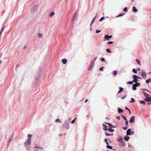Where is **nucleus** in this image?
Instances as JSON below:
<instances>
[{
	"instance_id": "1",
	"label": "nucleus",
	"mask_w": 151,
	"mask_h": 151,
	"mask_svg": "<svg viewBox=\"0 0 151 151\" xmlns=\"http://www.w3.org/2000/svg\"><path fill=\"white\" fill-rule=\"evenodd\" d=\"M142 77H145V78H146L147 75L145 73V71L143 70H142L139 73Z\"/></svg>"
},
{
	"instance_id": "2",
	"label": "nucleus",
	"mask_w": 151,
	"mask_h": 151,
	"mask_svg": "<svg viewBox=\"0 0 151 151\" xmlns=\"http://www.w3.org/2000/svg\"><path fill=\"white\" fill-rule=\"evenodd\" d=\"M133 78H134L133 82H134L135 83H136L138 81V80L137 79V78L142 79V78L139 77L135 75H133Z\"/></svg>"
},
{
	"instance_id": "3",
	"label": "nucleus",
	"mask_w": 151,
	"mask_h": 151,
	"mask_svg": "<svg viewBox=\"0 0 151 151\" xmlns=\"http://www.w3.org/2000/svg\"><path fill=\"white\" fill-rule=\"evenodd\" d=\"M118 141L120 142L121 143H122V145H120L121 146H124V144L123 143H124V142H123V140L122 138V137H120L119 139H118Z\"/></svg>"
},
{
	"instance_id": "4",
	"label": "nucleus",
	"mask_w": 151,
	"mask_h": 151,
	"mask_svg": "<svg viewBox=\"0 0 151 151\" xmlns=\"http://www.w3.org/2000/svg\"><path fill=\"white\" fill-rule=\"evenodd\" d=\"M135 116H133L132 117H131L130 120H129V122L130 123H133L134 121Z\"/></svg>"
},
{
	"instance_id": "5",
	"label": "nucleus",
	"mask_w": 151,
	"mask_h": 151,
	"mask_svg": "<svg viewBox=\"0 0 151 151\" xmlns=\"http://www.w3.org/2000/svg\"><path fill=\"white\" fill-rule=\"evenodd\" d=\"M94 61H92L91 63L90 68L88 69L89 70H92V69H93V66L94 65Z\"/></svg>"
},
{
	"instance_id": "6",
	"label": "nucleus",
	"mask_w": 151,
	"mask_h": 151,
	"mask_svg": "<svg viewBox=\"0 0 151 151\" xmlns=\"http://www.w3.org/2000/svg\"><path fill=\"white\" fill-rule=\"evenodd\" d=\"M112 37V35L109 36L108 35H106L104 37V38L107 40H109V38H111Z\"/></svg>"
},
{
	"instance_id": "7",
	"label": "nucleus",
	"mask_w": 151,
	"mask_h": 151,
	"mask_svg": "<svg viewBox=\"0 0 151 151\" xmlns=\"http://www.w3.org/2000/svg\"><path fill=\"white\" fill-rule=\"evenodd\" d=\"M31 139H28L27 142L25 143V145L26 146L27 145H29L31 143Z\"/></svg>"
},
{
	"instance_id": "8",
	"label": "nucleus",
	"mask_w": 151,
	"mask_h": 151,
	"mask_svg": "<svg viewBox=\"0 0 151 151\" xmlns=\"http://www.w3.org/2000/svg\"><path fill=\"white\" fill-rule=\"evenodd\" d=\"M132 131L130 129H128L127 131V136L130 135L131 134V132Z\"/></svg>"
},
{
	"instance_id": "9",
	"label": "nucleus",
	"mask_w": 151,
	"mask_h": 151,
	"mask_svg": "<svg viewBox=\"0 0 151 151\" xmlns=\"http://www.w3.org/2000/svg\"><path fill=\"white\" fill-rule=\"evenodd\" d=\"M104 130L105 131L108 130L109 132H113L114 131V129L111 128L104 129Z\"/></svg>"
},
{
	"instance_id": "10",
	"label": "nucleus",
	"mask_w": 151,
	"mask_h": 151,
	"mask_svg": "<svg viewBox=\"0 0 151 151\" xmlns=\"http://www.w3.org/2000/svg\"><path fill=\"white\" fill-rule=\"evenodd\" d=\"M146 98L145 99V100L147 102H150L151 101V98L148 97H146Z\"/></svg>"
},
{
	"instance_id": "11",
	"label": "nucleus",
	"mask_w": 151,
	"mask_h": 151,
	"mask_svg": "<svg viewBox=\"0 0 151 151\" xmlns=\"http://www.w3.org/2000/svg\"><path fill=\"white\" fill-rule=\"evenodd\" d=\"M62 62L64 64H65L67 62V60L65 59H63L62 60Z\"/></svg>"
},
{
	"instance_id": "12",
	"label": "nucleus",
	"mask_w": 151,
	"mask_h": 151,
	"mask_svg": "<svg viewBox=\"0 0 151 151\" xmlns=\"http://www.w3.org/2000/svg\"><path fill=\"white\" fill-rule=\"evenodd\" d=\"M132 11L135 12H136L137 11V10L134 6L132 7Z\"/></svg>"
},
{
	"instance_id": "13",
	"label": "nucleus",
	"mask_w": 151,
	"mask_h": 151,
	"mask_svg": "<svg viewBox=\"0 0 151 151\" xmlns=\"http://www.w3.org/2000/svg\"><path fill=\"white\" fill-rule=\"evenodd\" d=\"M129 138V137L128 136L125 137L124 138V139L125 141H128Z\"/></svg>"
},
{
	"instance_id": "14",
	"label": "nucleus",
	"mask_w": 151,
	"mask_h": 151,
	"mask_svg": "<svg viewBox=\"0 0 151 151\" xmlns=\"http://www.w3.org/2000/svg\"><path fill=\"white\" fill-rule=\"evenodd\" d=\"M137 86L134 84H133L132 86V89L134 90H135L136 89Z\"/></svg>"
},
{
	"instance_id": "15",
	"label": "nucleus",
	"mask_w": 151,
	"mask_h": 151,
	"mask_svg": "<svg viewBox=\"0 0 151 151\" xmlns=\"http://www.w3.org/2000/svg\"><path fill=\"white\" fill-rule=\"evenodd\" d=\"M118 111L119 113H121L123 112V110L120 108H118Z\"/></svg>"
},
{
	"instance_id": "16",
	"label": "nucleus",
	"mask_w": 151,
	"mask_h": 151,
	"mask_svg": "<svg viewBox=\"0 0 151 151\" xmlns=\"http://www.w3.org/2000/svg\"><path fill=\"white\" fill-rule=\"evenodd\" d=\"M147 83H150V82L151 83V79L150 78V79H147V80L146 81H145Z\"/></svg>"
},
{
	"instance_id": "17",
	"label": "nucleus",
	"mask_w": 151,
	"mask_h": 151,
	"mask_svg": "<svg viewBox=\"0 0 151 151\" xmlns=\"http://www.w3.org/2000/svg\"><path fill=\"white\" fill-rule=\"evenodd\" d=\"M143 93L144 95L146 97H147L149 95L148 94H147L145 92H144V91H143Z\"/></svg>"
},
{
	"instance_id": "18",
	"label": "nucleus",
	"mask_w": 151,
	"mask_h": 151,
	"mask_svg": "<svg viewBox=\"0 0 151 151\" xmlns=\"http://www.w3.org/2000/svg\"><path fill=\"white\" fill-rule=\"evenodd\" d=\"M119 88V91L118 93V94H119V93H120L121 91H123V88H122V87H120Z\"/></svg>"
},
{
	"instance_id": "19",
	"label": "nucleus",
	"mask_w": 151,
	"mask_h": 151,
	"mask_svg": "<svg viewBox=\"0 0 151 151\" xmlns=\"http://www.w3.org/2000/svg\"><path fill=\"white\" fill-rule=\"evenodd\" d=\"M105 134L106 135V136L112 135L113 134V133H112L111 134H110L108 133L107 132H105Z\"/></svg>"
},
{
	"instance_id": "20",
	"label": "nucleus",
	"mask_w": 151,
	"mask_h": 151,
	"mask_svg": "<svg viewBox=\"0 0 151 151\" xmlns=\"http://www.w3.org/2000/svg\"><path fill=\"white\" fill-rule=\"evenodd\" d=\"M136 60L139 65H141V62L140 61L137 59H136Z\"/></svg>"
},
{
	"instance_id": "21",
	"label": "nucleus",
	"mask_w": 151,
	"mask_h": 151,
	"mask_svg": "<svg viewBox=\"0 0 151 151\" xmlns=\"http://www.w3.org/2000/svg\"><path fill=\"white\" fill-rule=\"evenodd\" d=\"M55 13L54 12H52L50 13V17H52V16H53L54 14Z\"/></svg>"
},
{
	"instance_id": "22",
	"label": "nucleus",
	"mask_w": 151,
	"mask_h": 151,
	"mask_svg": "<svg viewBox=\"0 0 151 151\" xmlns=\"http://www.w3.org/2000/svg\"><path fill=\"white\" fill-rule=\"evenodd\" d=\"M131 101H129L130 102V103H133V102H134L135 100H134V99L133 98H131Z\"/></svg>"
},
{
	"instance_id": "23",
	"label": "nucleus",
	"mask_w": 151,
	"mask_h": 151,
	"mask_svg": "<svg viewBox=\"0 0 151 151\" xmlns=\"http://www.w3.org/2000/svg\"><path fill=\"white\" fill-rule=\"evenodd\" d=\"M106 147L108 148L109 149H112L113 147L112 146H110V145H107L106 146Z\"/></svg>"
},
{
	"instance_id": "24",
	"label": "nucleus",
	"mask_w": 151,
	"mask_h": 151,
	"mask_svg": "<svg viewBox=\"0 0 151 151\" xmlns=\"http://www.w3.org/2000/svg\"><path fill=\"white\" fill-rule=\"evenodd\" d=\"M28 139H31V138L32 137V135L29 134L28 135Z\"/></svg>"
},
{
	"instance_id": "25",
	"label": "nucleus",
	"mask_w": 151,
	"mask_h": 151,
	"mask_svg": "<svg viewBox=\"0 0 151 151\" xmlns=\"http://www.w3.org/2000/svg\"><path fill=\"white\" fill-rule=\"evenodd\" d=\"M38 37H41L42 36V35L40 33H39L38 34Z\"/></svg>"
},
{
	"instance_id": "26",
	"label": "nucleus",
	"mask_w": 151,
	"mask_h": 151,
	"mask_svg": "<svg viewBox=\"0 0 151 151\" xmlns=\"http://www.w3.org/2000/svg\"><path fill=\"white\" fill-rule=\"evenodd\" d=\"M105 124L109 125V127H110L111 128L112 125L110 123H106Z\"/></svg>"
},
{
	"instance_id": "27",
	"label": "nucleus",
	"mask_w": 151,
	"mask_h": 151,
	"mask_svg": "<svg viewBox=\"0 0 151 151\" xmlns=\"http://www.w3.org/2000/svg\"><path fill=\"white\" fill-rule=\"evenodd\" d=\"M132 71H133V72H134V73H137V69H133L132 70Z\"/></svg>"
},
{
	"instance_id": "28",
	"label": "nucleus",
	"mask_w": 151,
	"mask_h": 151,
	"mask_svg": "<svg viewBox=\"0 0 151 151\" xmlns=\"http://www.w3.org/2000/svg\"><path fill=\"white\" fill-rule=\"evenodd\" d=\"M134 84L135 85L137 86H139L140 85V84L139 83L137 82L136 83Z\"/></svg>"
},
{
	"instance_id": "29",
	"label": "nucleus",
	"mask_w": 151,
	"mask_h": 151,
	"mask_svg": "<svg viewBox=\"0 0 151 151\" xmlns=\"http://www.w3.org/2000/svg\"><path fill=\"white\" fill-rule=\"evenodd\" d=\"M117 74V71L116 70H115L114 71L113 73V75L114 76L116 74Z\"/></svg>"
},
{
	"instance_id": "30",
	"label": "nucleus",
	"mask_w": 151,
	"mask_h": 151,
	"mask_svg": "<svg viewBox=\"0 0 151 151\" xmlns=\"http://www.w3.org/2000/svg\"><path fill=\"white\" fill-rule=\"evenodd\" d=\"M55 122H59V123H61V121L59 119H57L55 120Z\"/></svg>"
},
{
	"instance_id": "31",
	"label": "nucleus",
	"mask_w": 151,
	"mask_h": 151,
	"mask_svg": "<svg viewBox=\"0 0 151 151\" xmlns=\"http://www.w3.org/2000/svg\"><path fill=\"white\" fill-rule=\"evenodd\" d=\"M125 109H127V110H129V114H131V112L130 110H129V109H128V108L127 106H126Z\"/></svg>"
},
{
	"instance_id": "32",
	"label": "nucleus",
	"mask_w": 151,
	"mask_h": 151,
	"mask_svg": "<svg viewBox=\"0 0 151 151\" xmlns=\"http://www.w3.org/2000/svg\"><path fill=\"white\" fill-rule=\"evenodd\" d=\"M140 103H141V104H143L144 105H145V101H140Z\"/></svg>"
},
{
	"instance_id": "33",
	"label": "nucleus",
	"mask_w": 151,
	"mask_h": 151,
	"mask_svg": "<svg viewBox=\"0 0 151 151\" xmlns=\"http://www.w3.org/2000/svg\"><path fill=\"white\" fill-rule=\"evenodd\" d=\"M35 148H39L40 149L42 150H43V147H40L35 146Z\"/></svg>"
},
{
	"instance_id": "34",
	"label": "nucleus",
	"mask_w": 151,
	"mask_h": 151,
	"mask_svg": "<svg viewBox=\"0 0 151 151\" xmlns=\"http://www.w3.org/2000/svg\"><path fill=\"white\" fill-rule=\"evenodd\" d=\"M123 10L124 12H127V7L124 8L123 9Z\"/></svg>"
},
{
	"instance_id": "35",
	"label": "nucleus",
	"mask_w": 151,
	"mask_h": 151,
	"mask_svg": "<svg viewBox=\"0 0 151 151\" xmlns=\"http://www.w3.org/2000/svg\"><path fill=\"white\" fill-rule=\"evenodd\" d=\"M104 141L106 143L107 145H109V143H108V142H107V140L106 139H104Z\"/></svg>"
},
{
	"instance_id": "36",
	"label": "nucleus",
	"mask_w": 151,
	"mask_h": 151,
	"mask_svg": "<svg viewBox=\"0 0 151 151\" xmlns=\"http://www.w3.org/2000/svg\"><path fill=\"white\" fill-rule=\"evenodd\" d=\"M133 81H129L127 82V84H132L133 83Z\"/></svg>"
},
{
	"instance_id": "37",
	"label": "nucleus",
	"mask_w": 151,
	"mask_h": 151,
	"mask_svg": "<svg viewBox=\"0 0 151 151\" xmlns=\"http://www.w3.org/2000/svg\"><path fill=\"white\" fill-rule=\"evenodd\" d=\"M94 18H93V19L91 21V24H90L91 25L94 22Z\"/></svg>"
},
{
	"instance_id": "38",
	"label": "nucleus",
	"mask_w": 151,
	"mask_h": 151,
	"mask_svg": "<svg viewBox=\"0 0 151 151\" xmlns=\"http://www.w3.org/2000/svg\"><path fill=\"white\" fill-rule=\"evenodd\" d=\"M106 51L107 52L111 53V52L110 51V49H106Z\"/></svg>"
},
{
	"instance_id": "39",
	"label": "nucleus",
	"mask_w": 151,
	"mask_h": 151,
	"mask_svg": "<svg viewBox=\"0 0 151 151\" xmlns=\"http://www.w3.org/2000/svg\"><path fill=\"white\" fill-rule=\"evenodd\" d=\"M104 19V17H102L100 19L99 21H102V20L103 19Z\"/></svg>"
},
{
	"instance_id": "40",
	"label": "nucleus",
	"mask_w": 151,
	"mask_h": 151,
	"mask_svg": "<svg viewBox=\"0 0 151 151\" xmlns=\"http://www.w3.org/2000/svg\"><path fill=\"white\" fill-rule=\"evenodd\" d=\"M101 60L102 61H105V60L104 58H102L101 59Z\"/></svg>"
},
{
	"instance_id": "41",
	"label": "nucleus",
	"mask_w": 151,
	"mask_h": 151,
	"mask_svg": "<svg viewBox=\"0 0 151 151\" xmlns=\"http://www.w3.org/2000/svg\"><path fill=\"white\" fill-rule=\"evenodd\" d=\"M113 42L112 41L109 42H107V44H111L113 43Z\"/></svg>"
},
{
	"instance_id": "42",
	"label": "nucleus",
	"mask_w": 151,
	"mask_h": 151,
	"mask_svg": "<svg viewBox=\"0 0 151 151\" xmlns=\"http://www.w3.org/2000/svg\"><path fill=\"white\" fill-rule=\"evenodd\" d=\"M101 31V30H96V33H99Z\"/></svg>"
},
{
	"instance_id": "43",
	"label": "nucleus",
	"mask_w": 151,
	"mask_h": 151,
	"mask_svg": "<svg viewBox=\"0 0 151 151\" xmlns=\"http://www.w3.org/2000/svg\"><path fill=\"white\" fill-rule=\"evenodd\" d=\"M103 126L104 127V129H107V126H106L105 125L103 124Z\"/></svg>"
},
{
	"instance_id": "44",
	"label": "nucleus",
	"mask_w": 151,
	"mask_h": 151,
	"mask_svg": "<svg viewBox=\"0 0 151 151\" xmlns=\"http://www.w3.org/2000/svg\"><path fill=\"white\" fill-rule=\"evenodd\" d=\"M122 117L125 120H127V118H126L125 116H122Z\"/></svg>"
},
{
	"instance_id": "45",
	"label": "nucleus",
	"mask_w": 151,
	"mask_h": 151,
	"mask_svg": "<svg viewBox=\"0 0 151 151\" xmlns=\"http://www.w3.org/2000/svg\"><path fill=\"white\" fill-rule=\"evenodd\" d=\"M124 14H120L118 16H117V17H121V16L123 15Z\"/></svg>"
},
{
	"instance_id": "46",
	"label": "nucleus",
	"mask_w": 151,
	"mask_h": 151,
	"mask_svg": "<svg viewBox=\"0 0 151 151\" xmlns=\"http://www.w3.org/2000/svg\"><path fill=\"white\" fill-rule=\"evenodd\" d=\"M103 67H102L101 68H99V70L102 71H103Z\"/></svg>"
},
{
	"instance_id": "47",
	"label": "nucleus",
	"mask_w": 151,
	"mask_h": 151,
	"mask_svg": "<svg viewBox=\"0 0 151 151\" xmlns=\"http://www.w3.org/2000/svg\"><path fill=\"white\" fill-rule=\"evenodd\" d=\"M128 124V121H127V120H126V122H125V124L126 126H127Z\"/></svg>"
},
{
	"instance_id": "48",
	"label": "nucleus",
	"mask_w": 151,
	"mask_h": 151,
	"mask_svg": "<svg viewBox=\"0 0 151 151\" xmlns=\"http://www.w3.org/2000/svg\"><path fill=\"white\" fill-rule=\"evenodd\" d=\"M134 134V131H132L131 133V134Z\"/></svg>"
},
{
	"instance_id": "49",
	"label": "nucleus",
	"mask_w": 151,
	"mask_h": 151,
	"mask_svg": "<svg viewBox=\"0 0 151 151\" xmlns=\"http://www.w3.org/2000/svg\"><path fill=\"white\" fill-rule=\"evenodd\" d=\"M127 96V95H125V96H124L122 97L121 99H124Z\"/></svg>"
},
{
	"instance_id": "50",
	"label": "nucleus",
	"mask_w": 151,
	"mask_h": 151,
	"mask_svg": "<svg viewBox=\"0 0 151 151\" xmlns=\"http://www.w3.org/2000/svg\"><path fill=\"white\" fill-rule=\"evenodd\" d=\"M123 129L124 130H126L127 129V127H125L123 128Z\"/></svg>"
},
{
	"instance_id": "51",
	"label": "nucleus",
	"mask_w": 151,
	"mask_h": 151,
	"mask_svg": "<svg viewBox=\"0 0 151 151\" xmlns=\"http://www.w3.org/2000/svg\"><path fill=\"white\" fill-rule=\"evenodd\" d=\"M75 119H74L72 121H71V123L72 124H73L74 123V122H75Z\"/></svg>"
},
{
	"instance_id": "52",
	"label": "nucleus",
	"mask_w": 151,
	"mask_h": 151,
	"mask_svg": "<svg viewBox=\"0 0 151 151\" xmlns=\"http://www.w3.org/2000/svg\"><path fill=\"white\" fill-rule=\"evenodd\" d=\"M34 151H38V150L37 149V148H35V149H34Z\"/></svg>"
},
{
	"instance_id": "53",
	"label": "nucleus",
	"mask_w": 151,
	"mask_h": 151,
	"mask_svg": "<svg viewBox=\"0 0 151 151\" xmlns=\"http://www.w3.org/2000/svg\"><path fill=\"white\" fill-rule=\"evenodd\" d=\"M19 64H17L16 65V67L17 68H18L19 66Z\"/></svg>"
},
{
	"instance_id": "54",
	"label": "nucleus",
	"mask_w": 151,
	"mask_h": 151,
	"mask_svg": "<svg viewBox=\"0 0 151 151\" xmlns=\"http://www.w3.org/2000/svg\"><path fill=\"white\" fill-rule=\"evenodd\" d=\"M116 118L118 119H120V116H117L116 117Z\"/></svg>"
},
{
	"instance_id": "55",
	"label": "nucleus",
	"mask_w": 151,
	"mask_h": 151,
	"mask_svg": "<svg viewBox=\"0 0 151 151\" xmlns=\"http://www.w3.org/2000/svg\"><path fill=\"white\" fill-rule=\"evenodd\" d=\"M138 70V72H139L140 71V68H138L137 69Z\"/></svg>"
},
{
	"instance_id": "56",
	"label": "nucleus",
	"mask_w": 151,
	"mask_h": 151,
	"mask_svg": "<svg viewBox=\"0 0 151 151\" xmlns=\"http://www.w3.org/2000/svg\"><path fill=\"white\" fill-rule=\"evenodd\" d=\"M116 127L115 126H113V125H112V127H111V128H115V127Z\"/></svg>"
},
{
	"instance_id": "57",
	"label": "nucleus",
	"mask_w": 151,
	"mask_h": 151,
	"mask_svg": "<svg viewBox=\"0 0 151 151\" xmlns=\"http://www.w3.org/2000/svg\"><path fill=\"white\" fill-rule=\"evenodd\" d=\"M88 101V100L87 99H86L85 100V103H86V102H87V101Z\"/></svg>"
},
{
	"instance_id": "58",
	"label": "nucleus",
	"mask_w": 151,
	"mask_h": 151,
	"mask_svg": "<svg viewBox=\"0 0 151 151\" xmlns=\"http://www.w3.org/2000/svg\"><path fill=\"white\" fill-rule=\"evenodd\" d=\"M143 90H145V91H148L147 90H146V89H143Z\"/></svg>"
},
{
	"instance_id": "59",
	"label": "nucleus",
	"mask_w": 151,
	"mask_h": 151,
	"mask_svg": "<svg viewBox=\"0 0 151 151\" xmlns=\"http://www.w3.org/2000/svg\"><path fill=\"white\" fill-rule=\"evenodd\" d=\"M76 119V118H75L74 119H75H75Z\"/></svg>"
},
{
	"instance_id": "60",
	"label": "nucleus",
	"mask_w": 151,
	"mask_h": 151,
	"mask_svg": "<svg viewBox=\"0 0 151 151\" xmlns=\"http://www.w3.org/2000/svg\"><path fill=\"white\" fill-rule=\"evenodd\" d=\"M1 63V61L0 60V64Z\"/></svg>"
},
{
	"instance_id": "61",
	"label": "nucleus",
	"mask_w": 151,
	"mask_h": 151,
	"mask_svg": "<svg viewBox=\"0 0 151 151\" xmlns=\"http://www.w3.org/2000/svg\"><path fill=\"white\" fill-rule=\"evenodd\" d=\"M134 0H132V2H133Z\"/></svg>"
},
{
	"instance_id": "62",
	"label": "nucleus",
	"mask_w": 151,
	"mask_h": 151,
	"mask_svg": "<svg viewBox=\"0 0 151 151\" xmlns=\"http://www.w3.org/2000/svg\"><path fill=\"white\" fill-rule=\"evenodd\" d=\"M150 104V103H148V104Z\"/></svg>"
},
{
	"instance_id": "63",
	"label": "nucleus",
	"mask_w": 151,
	"mask_h": 151,
	"mask_svg": "<svg viewBox=\"0 0 151 151\" xmlns=\"http://www.w3.org/2000/svg\"><path fill=\"white\" fill-rule=\"evenodd\" d=\"M107 151H109L108 150H107Z\"/></svg>"
},
{
	"instance_id": "64",
	"label": "nucleus",
	"mask_w": 151,
	"mask_h": 151,
	"mask_svg": "<svg viewBox=\"0 0 151 151\" xmlns=\"http://www.w3.org/2000/svg\"><path fill=\"white\" fill-rule=\"evenodd\" d=\"M149 73H151V72H150Z\"/></svg>"
}]
</instances>
